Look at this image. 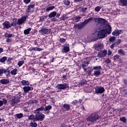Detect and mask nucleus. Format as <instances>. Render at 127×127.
Segmentation results:
<instances>
[{"mask_svg":"<svg viewBox=\"0 0 127 127\" xmlns=\"http://www.w3.org/2000/svg\"><path fill=\"white\" fill-rule=\"evenodd\" d=\"M102 117L97 112H94L91 114L88 118H86V121L88 123L94 124L96 121H99Z\"/></svg>","mask_w":127,"mask_h":127,"instance_id":"1","label":"nucleus"},{"mask_svg":"<svg viewBox=\"0 0 127 127\" xmlns=\"http://www.w3.org/2000/svg\"><path fill=\"white\" fill-rule=\"evenodd\" d=\"M112 32V27L110 25L107 26V28L102 29L101 30L98 32V37L99 38H105L106 37V34L107 33L110 34Z\"/></svg>","mask_w":127,"mask_h":127,"instance_id":"2","label":"nucleus"},{"mask_svg":"<svg viewBox=\"0 0 127 127\" xmlns=\"http://www.w3.org/2000/svg\"><path fill=\"white\" fill-rule=\"evenodd\" d=\"M94 19V17H92L87 19L84 20V21L82 22L81 24L78 23L74 25V28H77L78 29H82L83 27L86 26L89 22H91Z\"/></svg>","mask_w":127,"mask_h":127,"instance_id":"3","label":"nucleus"},{"mask_svg":"<svg viewBox=\"0 0 127 127\" xmlns=\"http://www.w3.org/2000/svg\"><path fill=\"white\" fill-rule=\"evenodd\" d=\"M34 114H36L35 115L36 122H42V121L44 120L45 115L42 114V113H34Z\"/></svg>","mask_w":127,"mask_h":127,"instance_id":"4","label":"nucleus"},{"mask_svg":"<svg viewBox=\"0 0 127 127\" xmlns=\"http://www.w3.org/2000/svg\"><path fill=\"white\" fill-rule=\"evenodd\" d=\"M39 33L41 34V35H45V34H50L51 32V29H48L47 27H44L41 28V29L39 30Z\"/></svg>","mask_w":127,"mask_h":127,"instance_id":"5","label":"nucleus"},{"mask_svg":"<svg viewBox=\"0 0 127 127\" xmlns=\"http://www.w3.org/2000/svg\"><path fill=\"white\" fill-rule=\"evenodd\" d=\"M95 94H103V93L105 92V88L102 86H97L95 87Z\"/></svg>","mask_w":127,"mask_h":127,"instance_id":"6","label":"nucleus"},{"mask_svg":"<svg viewBox=\"0 0 127 127\" xmlns=\"http://www.w3.org/2000/svg\"><path fill=\"white\" fill-rule=\"evenodd\" d=\"M95 22H97L98 24H105L106 23V19L102 18H94Z\"/></svg>","mask_w":127,"mask_h":127,"instance_id":"7","label":"nucleus"},{"mask_svg":"<svg viewBox=\"0 0 127 127\" xmlns=\"http://www.w3.org/2000/svg\"><path fill=\"white\" fill-rule=\"evenodd\" d=\"M107 54H108V52L107 50H104L103 51H100L98 53V57L100 58H104V57L107 56Z\"/></svg>","mask_w":127,"mask_h":127,"instance_id":"8","label":"nucleus"},{"mask_svg":"<svg viewBox=\"0 0 127 127\" xmlns=\"http://www.w3.org/2000/svg\"><path fill=\"white\" fill-rule=\"evenodd\" d=\"M3 25V28L4 29H9L12 27L11 24L8 21H5L4 22L2 23Z\"/></svg>","mask_w":127,"mask_h":127,"instance_id":"9","label":"nucleus"},{"mask_svg":"<svg viewBox=\"0 0 127 127\" xmlns=\"http://www.w3.org/2000/svg\"><path fill=\"white\" fill-rule=\"evenodd\" d=\"M70 109V104H64L62 106V112H68Z\"/></svg>","mask_w":127,"mask_h":127,"instance_id":"10","label":"nucleus"},{"mask_svg":"<svg viewBox=\"0 0 127 127\" xmlns=\"http://www.w3.org/2000/svg\"><path fill=\"white\" fill-rule=\"evenodd\" d=\"M67 87L68 85L66 83L59 84L57 86L58 90H65V89H67Z\"/></svg>","mask_w":127,"mask_h":127,"instance_id":"11","label":"nucleus"},{"mask_svg":"<svg viewBox=\"0 0 127 127\" xmlns=\"http://www.w3.org/2000/svg\"><path fill=\"white\" fill-rule=\"evenodd\" d=\"M26 18H27V16H23L21 17L17 20V24H18V25H21L22 23L25 22V20H26Z\"/></svg>","mask_w":127,"mask_h":127,"instance_id":"12","label":"nucleus"},{"mask_svg":"<svg viewBox=\"0 0 127 127\" xmlns=\"http://www.w3.org/2000/svg\"><path fill=\"white\" fill-rule=\"evenodd\" d=\"M62 51L63 53H68V52L70 51V47H69V44H67L65 45V46H64Z\"/></svg>","mask_w":127,"mask_h":127,"instance_id":"13","label":"nucleus"},{"mask_svg":"<svg viewBox=\"0 0 127 127\" xmlns=\"http://www.w3.org/2000/svg\"><path fill=\"white\" fill-rule=\"evenodd\" d=\"M121 42H122V40L121 39H118L117 42L114 43L110 46L111 49H114V48H115V46L120 45V44H121Z\"/></svg>","mask_w":127,"mask_h":127,"instance_id":"14","label":"nucleus"},{"mask_svg":"<svg viewBox=\"0 0 127 127\" xmlns=\"http://www.w3.org/2000/svg\"><path fill=\"white\" fill-rule=\"evenodd\" d=\"M50 110H52V106L51 105H48L46 106L44 110V114L48 115V114L50 113Z\"/></svg>","mask_w":127,"mask_h":127,"instance_id":"15","label":"nucleus"},{"mask_svg":"<svg viewBox=\"0 0 127 127\" xmlns=\"http://www.w3.org/2000/svg\"><path fill=\"white\" fill-rule=\"evenodd\" d=\"M119 5L121 6H127V0H119L118 1Z\"/></svg>","mask_w":127,"mask_h":127,"instance_id":"16","label":"nucleus"},{"mask_svg":"<svg viewBox=\"0 0 127 127\" xmlns=\"http://www.w3.org/2000/svg\"><path fill=\"white\" fill-rule=\"evenodd\" d=\"M23 90L24 92L28 93L29 91H32V90H33V87L30 86H24Z\"/></svg>","mask_w":127,"mask_h":127,"instance_id":"17","label":"nucleus"},{"mask_svg":"<svg viewBox=\"0 0 127 127\" xmlns=\"http://www.w3.org/2000/svg\"><path fill=\"white\" fill-rule=\"evenodd\" d=\"M104 47V45L102 44H96L94 47L95 50H97L98 51H100L101 49Z\"/></svg>","mask_w":127,"mask_h":127,"instance_id":"18","label":"nucleus"},{"mask_svg":"<svg viewBox=\"0 0 127 127\" xmlns=\"http://www.w3.org/2000/svg\"><path fill=\"white\" fill-rule=\"evenodd\" d=\"M34 6H35V3L29 4L27 6V8L26 9V12L27 13H29L30 12V9H31V8H33Z\"/></svg>","mask_w":127,"mask_h":127,"instance_id":"19","label":"nucleus"},{"mask_svg":"<svg viewBox=\"0 0 127 127\" xmlns=\"http://www.w3.org/2000/svg\"><path fill=\"white\" fill-rule=\"evenodd\" d=\"M122 33V30H115L112 32V35H113L114 36H118L120 35V34H121Z\"/></svg>","mask_w":127,"mask_h":127,"instance_id":"20","label":"nucleus"},{"mask_svg":"<svg viewBox=\"0 0 127 127\" xmlns=\"http://www.w3.org/2000/svg\"><path fill=\"white\" fill-rule=\"evenodd\" d=\"M30 51H42L43 50V49L40 48H37V47H34V48H30Z\"/></svg>","mask_w":127,"mask_h":127,"instance_id":"21","label":"nucleus"},{"mask_svg":"<svg viewBox=\"0 0 127 127\" xmlns=\"http://www.w3.org/2000/svg\"><path fill=\"white\" fill-rule=\"evenodd\" d=\"M0 83L2 84V85H6L9 83V80L7 79H2L0 80Z\"/></svg>","mask_w":127,"mask_h":127,"instance_id":"22","label":"nucleus"},{"mask_svg":"<svg viewBox=\"0 0 127 127\" xmlns=\"http://www.w3.org/2000/svg\"><path fill=\"white\" fill-rule=\"evenodd\" d=\"M28 120L30 121H33V122H36L35 115L32 114L28 116Z\"/></svg>","mask_w":127,"mask_h":127,"instance_id":"23","label":"nucleus"},{"mask_svg":"<svg viewBox=\"0 0 127 127\" xmlns=\"http://www.w3.org/2000/svg\"><path fill=\"white\" fill-rule=\"evenodd\" d=\"M44 107L42 106L41 107L38 108L36 110L34 111V113H40V112H42V111H44Z\"/></svg>","mask_w":127,"mask_h":127,"instance_id":"24","label":"nucleus"},{"mask_svg":"<svg viewBox=\"0 0 127 127\" xmlns=\"http://www.w3.org/2000/svg\"><path fill=\"white\" fill-rule=\"evenodd\" d=\"M57 15V12H56V11H53L49 14L48 17L50 18H52V17H55Z\"/></svg>","mask_w":127,"mask_h":127,"instance_id":"25","label":"nucleus"},{"mask_svg":"<svg viewBox=\"0 0 127 127\" xmlns=\"http://www.w3.org/2000/svg\"><path fill=\"white\" fill-rule=\"evenodd\" d=\"M18 103V101H17V99L16 98L10 100V103L12 106H13V105H15V104H17Z\"/></svg>","mask_w":127,"mask_h":127,"instance_id":"26","label":"nucleus"},{"mask_svg":"<svg viewBox=\"0 0 127 127\" xmlns=\"http://www.w3.org/2000/svg\"><path fill=\"white\" fill-rule=\"evenodd\" d=\"M120 56L118 55H116L114 56V60L115 61H118V62H122V59L120 58Z\"/></svg>","mask_w":127,"mask_h":127,"instance_id":"27","label":"nucleus"},{"mask_svg":"<svg viewBox=\"0 0 127 127\" xmlns=\"http://www.w3.org/2000/svg\"><path fill=\"white\" fill-rule=\"evenodd\" d=\"M78 9L79 10V12H83V13H84L87 11L88 8L80 7Z\"/></svg>","mask_w":127,"mask_h":127,"instance_id":"28","label":"nucleus"},{"mask_svg":"<svg viewBox=\"0 0 127 127\" xmlns=\"http://www.w3.org/2000/svg\"><path fill=\"white\" fill-rule=\"evenodd\" d=\"M39 17H40L39 22H42L44 21V20H45V19H46L48 17V16L47 15L41 16H40Z\"/></svg>","mask_w":127,"mask_h":127,"instance_id":"29","label":"nucleus"},{"mask_svg":"<svg viewBox=\"0 0 127 127\" xmlns=\"http://www.w3.org/2000/svg\"><path fill=\"white\" fill-rule=\"evenodd\" d=\"M89 70H88L87 71L86 70V71H85V72H86L88 76H91V74H92V72H93V67L90 66L89 67Z\"/></svg>","mask_w":127,"mask_h":127,"instance_id":"30","label":"nucleus"},{"mask_svg":"<svg viewBox=\"0 0 127 127\" xmlns=\"http://www.w3.org/2000/svg\"><path fill=\"white\" fill-rule=\"evenodd\" d=\"M6 72H7V74L6 75V76L7 77H10V70H9V67L7 68V69H5V72H4V74H6Z\"/></svg>","mask_w":127,"mask_h":127,"instance_id":"31","label":"nucleus"},{"mask_svg":"<svg viewBox=\"0 0 127 127\" xmlns=\"http://www.w3.org/2000/svg\"><path fill=\"white\" fill-rule=\"evenodd\" d=\"M93 75L96 77H99L101 75V70H95Z\"/></svg>","mask_w":127,"mask_h":127,"instance_id":"32","label":"nucleus"},{"mask_svg":"<svg viewBox=\"0 0 127 127\" xmlns=\"http://www.w3.org/2000/svg\"><path fill=\"white\" fill-rule=\"evenodd\" d=\"M118 54L121 56H125L126 55V52L122 49L119 50Z\"/></svg>","mask_w":127,"mask_h":127,"instance_id":"33","label":"nucleus"},{"mask_svg":"<svg viewBox=\"0 0 127 127\" xmlns=\"http://www.w3.org/2000/svg\"><path fill=\"white\" fill-rule=\"evenodd\" d=\"M21 83L23 86H28L29 85V82L28 81L23 80L21 81Z\"/></svg>","mask_w":127,"mask_h":127,"instance_id":"34","label":"nucleus"},{"mask_svg":"<svg viewBox=\"0 0 127 127\" xmlns=\"http://www.w3.org/2000/svg\"><path fill=\"white\" fill-rule=\"evenodd\" d=\"M7 60V57H3L1 59H0V63H4Z\"/></svg>","mask_w":127,"mask_h":127,"instance_id":"35","label":"nucleus"},{"mask_svg":"<svg viewBox=\"0 0 127 127\" xmlns=\"http://www.w3.org/2000/svg\"><path fill=\"white\" fill-rule=\"evenodd\" d=\"M30 31H31V28H29L24 31V34L25 35H27V34H29Z\"/></svg>","mask_w":127,"mask_h":127,"instance_id":"36","label":"nucleus"},{"mask_svg":"<svg viewBox=\"0 0 127 127\" xmlns=\"http://www.w3.org/2000/svg\"><path fill=\"white\" fill-rule=\"evenodd\" d=\"M102 69V66L100 65L99 66H93V68L92 67L93 70H97V71H100Z\"/></svg>","mask_w":127,"mask_h":127,"instance_id":"37","label":"nucleus"},{"mask_svg":"<svg viewBox=\"0 0 127 127\" xmlns=\"http://www.w3.org/2000/svg\"><path fill=\"white\" fill-rule=\"evenodd\" d=\"M11 75H16L17 74V68H14L10 71Z\"/></svg>","mask_w":127,"mask_h":127,"instance_id":"38","label":"nucleus"},{"mask_svg":"<svg viewBox=\"0 0 127 127\" xmlns=\"http://www.w3.org/2000/svg\"><path fill=\"white\" fill-rule=\"evenodd\" d=\"M16 24H17V22H16V18H14L13 20V23H11V26H16Z\"/></svg>","mask_w":127,"mask_h":127,"instance_id":"39","label":"nucleus"},{"mask_svg":"<svg viewBox=\"0 0 127 127\" xmlns=\"http://www.w3.org/2000/svg\"><path fill=\"white\" fill-rule=\"evenodd\" d=\"M29 126L31 127H37V123L35 122H31L29 124Z\"/></svg>","mask_w":127,"mask_h":127,"instance_id":"40","label":"nucleus"},{"mask_svg":"<svg viewBox=\"0 0 127 127\" xmlns=\"http://www.w3.org/2000/svg\"><path fill=\"white\" fill-rule=\"evenodd\" d=\"M54 8H55V6H49L46 8V11H50V10H52L54 9Z\"/></svg>","mask_w":127,"mask_h":127,"instance_id":"41","label":"nucleus"},{"mask_svg":"<svg viewBox=\"0 0 127 127\" xmlns=\"http://www.w3.org/2000/svg\"><path fill=\"white\" fill-rule=\"evenodd\" d=\"M4 36L5 37H8V38H10V37L13 36V35L12 34H8L7 33H6L4 34Z\"/></svg>","mask_w":127,"mask_h":127,"instance_id":"42","label":"nucleus"},{"mask_svg":"<svg viewBox=\"0 0 127 127\" xmlns=\"http://www.w3.org/2000/svg\"><path fill=\"white\" fill-rule=\"evenodd\" d=\"M120 121H121V122H122L123 123H127V118H126V117H120Z\"/></svg>","mask_w":127,"mask_h":127,"instance_id":"43","label":"nucleus"},{"mask_svg":"<svg viewBox=\"0 0 127 127\" xmlns=\"http://www.w3.org/2000/svg\"><path fill=\"white\" fill-rule=\"evenodd\" d=\"M122 94L123 96H127V89H125V88H122Z\"/></svg>","mask_w":127,"mask_h":127,"instance_id":"44","label":"nucleus"},{"mask_svg":"<svg viewBox=\"0 0 127 127\" xmlns=\"http://www.w3.org/2000/svg\"><path fill=\"white\" fill-rule=\"evenodd\" d=\"M16 117L17 119H21L23 117V114L22 113H19L16 114Z\"/></svg>","mask_w":127,"mask_h":127,"instance_id":"45","label":"nucleus"},{"mask_svg":"<svg viewBox=\"0 0 127 127\" xmlns=\"http://www.w3.org/2000/svg\"><path fill=\"white\" fill-rule=\"evenodd\" d=\"M24 64V61H20L18 62L17 65L19 67H21V66H22V64Z\"/></svg>","mask_w":127,"mask_h":127,"instance_id":"46","label":"nucleus"},{"mask_svg":"<svg viewBox=\"0 0 127 127\" xmlns=\"http://www.w3.org/2000/svg\"><path fill=\"white\" fill-rule=\"evenodd\" d=\"M81 67H82V69H83L84 72H87V68L86 67H87L86 64H81Z\"/></svg>","mask_w":127,"mask_h":127,"instance_id":"47","label":"nucleus"},{"mask_svg":"<svg viewBox=\"0 0 127 127\" xmlns=\"http://www.w3.org/2000/svg\"><path fill=\"white\" fill-rule=\"evenodd\" d=\"M101 8H102V7L97 6L95 8L94 10L96 11V12H99L100 10H101Z\"/></svg>","mask_w":127,"mask_h":127,"instance_id":"48","label":"nucleus"},{"mask_svg":"<svg viewBox=\"0 0 127 127\" xmlns=\"http://www.w3.org/2000/svg\"><path fill=\"white\" fill-rule=\"evenodd\" d=\"M81 18H82L81 16H75L74 17V20L76 22H79V21L80 20V19H81Z\"/></svg>","mask_w":127,"mask_h":127,"instance_id":"49","label":"nucleus"},{"mask_svg":"<svg viewBox=\"0 0 127 127\" xmlns=\"http://www.w3.org/2000/svg\"><path fill=\"white\" fill-rule=\"evenodd\" d=\"M81 85H87V80L86 79H82L80 81Z\"/></svg>","mask_w":127,"mask_h":127,"instance_id":"50","label":"nucleus"},{"mask_svg":"<svg viewBox=\"0 0 127 127\" xmlns=\"http://www.w3.org/2000/svg\"><path fill=\"white\" fill-rule=\"evenodd\" d=\"M3 73H5V68H0V75H2Z\"/></svg>","mask_w":127,"mask_h":127,"instance_id":"51","label":"nucleus"},{"mask_svg":"<svg viewBox=\"0 0 127 127\" xmlns=\"http://www.w3.org/2000/svg\"><path fill=\"white\" fill-rule=\"evenodd\" d=\"M64 3L65 5H69L70 4V1L69 0H64Z\"/></svg>","mask_w":127,"mask_h":127,"instance_id":"52","label":"nucleus"},{"mask_svg":"<svg viewBox=\"0 0 127 127\" xmlns=\"http://www.w3.org/2000/svg\"><path fill=\"white\" fill-rule=\"evenodd\" d=\"M60 42H61V43H65V42H66V39L64 38H60Z\"/></svg>","mask_w":127,"mask_h":127,"instance_id":"53","label":"nucleus"},{"mask_svg":"<svg viewBox=\"0 0 127 127\" xmlns=\"http://www.w3.org/2000/svg\"><path fill=\"white\" fill-rule=\"evenodd\" d=\"M116 40V37H111L109 38L110 42H113V41H115Z\"/></svg>","mask_w":127,"mask_h":127,"instance_id":"54","label":"nucleus"},{"mask_svg":"<svg viewBox=\"0 0 127 127\" xmlns=\"http://www.w3.org/2000/svg\"><path fill=\"white\" fill-rule=\"evenodd\" d=\"M78 103H79V101H78V100H75L72 102L71 104L72 105H77V104H78Z\"/></svg>","mask_w":127,"mask_h":127,"instance_id":"55","label":"nucleus"},{"mask_svg":"<svg viewBox=\"0 0 127 127\" xmlns=\"http://www.w3.org/2000/svg\"><path fill=\"white\" fill-rule=\"evenodd\" d=\"M30 1H31V0H23V2L25 4H28Z\"/></svg>","mask_w":127,"mask_h":127,"instance_id":"56","label":"nucleus"},{"mask_svg":"<svg viewBox=\"0 0 127 127\" xmlns=\"http://www.w3.org/2000/svg\"><path fill=\"white\" fill-rule=\"evenodd\" d=\"M2 102H3V104H4L5 105L7 103V100L5 98H2Z\"/></svg>","mask_w":127,"mask_h":127,"instance_id":"57","label":"nucleus"},{"mask_svg":"<svg viewBox=\"0 0 127 127\" xmlns=\"http://www.w3.org/2000/svg\"><path fill=\"white\" fill-rule=\"evenodd\" d=\"M62 78H64V80H66L67 79V73L66 74H64Z\"/></svg>","mask_w":127,"mask_h":127,"instance_id":"58","label":"nucleus"},{"mask_svg":"<svg viewBox=\"0 0 127 127\" xmlns=\"http://www.w3.org/2000/svg\"><path fill=\"white\" fill-rule=\"evenodd\" d=\"M105 63H106L107 64H110V63H111V60H110V59H107L105 60Z\"/></svg>","mask_w":127,"mask_h":127,"instance_id":"59","label":"nucleus"},{"mask_svg":"<svg viewBox=\"0 0 127 127\" xmlns=\"http://www.w3.org/2000/svg\"><path fill=\"white\" fill-rule=\"evenodd\" d=\"M6 42H7V43H9L10 42H11V39L8 38L6 39Z\"/></svg>","mask_w":127,"mask_h":127,"instance_id":"60","label":"nucleus"},{"mask_svg":"<svg viewBox=\"0 0 127 127\" xmlns=\"http://www.w3.org/2000/svg\"><path fill=\"white\" fill-rule=\"evenodd\" d=\"M3 105V102H2V101L0 100V107H2Z\"/></svg>","mask_w":127,"mask_h":127,"instance_id":"61","label":"nucleus"},{"mask_svg":"<svg viewBox=\"0 0 127 127\" xmlns=\"http://www.w3.org/2000/svg\"><path fill=\"white\" fill-rule=\"evenodd\" d=\"M123 83L125 84V85H127V80L126 79H124Z\"/></svg>","mask_w":127,"mask_h":127,"instance_id":"62","label":"nucleus"},{"mask_svg":"<svg viewBox=\"0 0 127 127\" xmlns=\"http://www.w3.org/2000/svg\"><path fill=\"white\" fill-rule=\"evenodd\" d=\"M3 51V49L2 48L0 47V54L2 53Z\"/></svg>","mask_w":127,"mask_h":127,"instance_id":"63","label":"nucleus"},{"mask_svg":"<svg viewBox=\"0 0 127 127\" xmlns=\"http://www.w3.org/2000/svg\"><path fill=\"white\" fill-rule=\"evenodd\" d=\"M75 2H81L83 0H74Z\"/></svg>","mask_w":127,"mask_h":127,"instance_id":"64","label":"nucleus"}]
</instances>
